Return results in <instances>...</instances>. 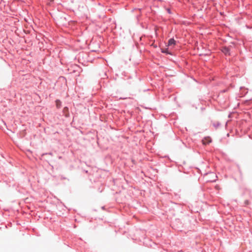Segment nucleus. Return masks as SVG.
<instances>
[{"label": "nucleus", "instance_id": "f03ea898", "mask_svg": "<svg viewBox=\"0 0 252 252\" xmlns=\"http://www.w3.org/2000/svg\"><path fill=\"white\" fill-rule=\"evenodd\" d=\"M176 44V41L173 38L169 40L168 43V46H174Z\"/></svg>", "mask_w": 252, "mask_h": 252}, {"label": "nucleus", "instance_id": "423d86ee", "mask_svg": "<svg viewBox=\"0 0 252 252\" xmlns=\"http://www.w3.org/2000/svg\"><path fill=\"white\" fill-rule=\"evenodd\" d=\"M67 110H68V108L67 107H65V108H64V111H66Z\"/></svg>", "mask_w": 252, "mask_h": 252}, {"label": "nucleus", "instance_id": "39448f33", "mask_svg": "<svg viewBox=\"0 0 252 252\" xmlns=\"http://www.w3.org/2000/svg\"><path fill=\"white\" fill-rule=\"evenodd\" d=\"M162 51V53H168L167 52V49H162V51Z\"/></svg>", "mask_w": 252, "mask_h": 252}, {"label": "nucleus", "instance_id": "20e7f679", "mask_svg": "<svg viewBox=\"0 0 252 252\" xmlns=\"http://www.w3.org/2000/svg\"><path fill=\"white\" fill-rule=\"evenodd\" d=\"M56 106L58 108H59L60 107L61 105V102L60 100H57L56 101Z\"/></svg>", "mask_w": 252, "mask_h": 252}, {"label": "nucleus", "instance_id": "f257e3e1", "mask_svg": "<svg viewBox=\"0 0 252 252\" xmlns=\"http://www.w3.org/2000/svg\"><path fill=\"white\" fill-rule=\"evenodd\" d=\"M202 143L204 145L208 144L211 142L212 140L209 137H205L202 140Z\"/></svg>", "mask_w": 252, "mask_h": 252}, {"label": "nucleus", "instance_id": "7ed1b4c3", "mask_svg": "<svg viewBox=\"0 0 252 252\" xmlns=\"http://www.w3.org/2000/svg\"><path fill=\"white\" fill-rule=\"evenodd\" d=\"M229 48L226 47H224L222 49V52L225 55H230Z\"/></svg>", "mask_w": 252, "mask_h": 252}]
</instances>
